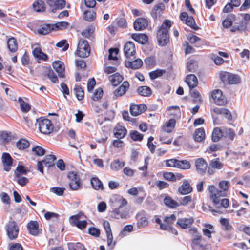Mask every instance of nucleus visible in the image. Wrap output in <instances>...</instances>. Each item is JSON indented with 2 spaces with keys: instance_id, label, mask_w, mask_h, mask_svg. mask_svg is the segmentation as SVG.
I'll return each instance as SVG.
<instances>
[{
  "instance_id": "1",
  "label": "nucleus",
  "mask_w": 250,
  "mask_h": 250,
  "mask_svg": "<svg viewBox=\"0 0 250 250\" xmlns=\"http://www.w3.org/2000/svg\"><path fill=\"white\" fill-rule=\"evenodd\" d=\"M229 186L230 183L229 181L223 180L219 183V188L222 190L216 189L213 185L209 186L208 190L210 193V198L215 208V209H211L210 208L209 210L213 215H215V213H223V210L222 208H226L229 207V199L226 198L221 199L220 197L226 196V191L228 190Z\"/></svg>"
},
{
  "instance_id": "2",
  "label": "nucleus",
  "mask_w": 250,
  "mask_h": 250,
  "mask_svg": "<svg viewBox=\"0 0 250 250\" xmlns=\"http://www.w3.org/2000/svg\"><path fill=\"white\" fill-rule=\"evenodd\" d=\"M171 26V21L169 20L164 21L157 32V39L160 46H164L169 42L168 30Z\"/></svg>"
},
{
  "instance_id": "3",
  "label": "nucleus",
  "mask_w": 250,
  "mask_h": 250,
  "mask_svg": "<svg viewBox=\"0 0 250 250\" xmlns=\"http://www.w3.org/2000/svg\"><path fill=\"white\" fill-rule=\"evenodd\" d=\"M194 232L191 241V247L193 250H206L208 249V245L205 240L197 232L196 228H193L189 229Z\"/></svg>"
},
{
  "instance_id": "4",
  "label": "nucleus",
  "mask_w": 250,
  "mask_h": 250,
  "mask_svg": "<svg viewBox=\"0 0 250 250\" xmlns=\"http://www.w3.org/2000/svg\"><path fill=\"white\" fill-rule=\"evenodd\" d=\"M115 200L118 202L119 207L113 210L112 212V214L117 219L119 218L122 219L126 218L128 216V211L125 210L121 211L120 209L127 205V201L126 199L120 196H116Z\"/></svg>"
},
{
  "instance_id": "5",
  "label": "nucleus",
  "mask_w": 250,
  "mask_h": 250,
  "mask_svg": "<svg viewBox=\"0 0 250 250\" xmlns=\"http://www.w3.org/2000/svg\"><path fill=\"white\" fill-rule=\"evenodd\" d=\"M6 235L10 240H16L19 233V227L17 222L13 220L9 221L5 225Z\"/></svg>"
},
{
  "instance_id": "6",
  "label": "nucleus",
  "mask_w": 250,
  "mask_h": 250,
  "mask_svg": "<svg viewBox=\"0 0 250 250\" xmlns=\"http://www.w3.org/2000/svg\"><path fill=\"white\" fill-rule=\"evenodd\" d=\"M90 53V48L88 42L85 39H81L78 44L76 54L82 58H86Z\"/></svg>"
},
{
  "instance_id": "7",
  "label": "nucleus",
  "mask_w": 250,
  "mask_h": 250,
  "mask_svg": "<svg viewBox=\"0 0 250 250\" xmlns=\"http://www.w3.org/2000/svg\"><path fill=\"white\" fill-rule=\"evenodd\" d=\"M39 129L40 132L44 134H50L53 129V125L48 119L41 118L37 120Z\"/></svg>"
},
{
  "instance_id": "8",
  "label": "nucleus",
  "mask_w": 250,
  "mask_h": 250,
  "mask_svg": "<svg viewBox=\"0 0 250 250\" xmlns=\"http://www.w3.org/2000/svg\"><path fill=\"white\" fill-rule=\"evenodd\" d=\"M220 78L224 83L235 84L240 83V77L238 75L227 72H222L220 74Z\"/></svg>"
},
{
  "instance_id": "9",
  "label": "nucleus",
  "mask_w": 250,
  "mask_h": 250,
  "mask_svg": "<svg viewBox=\"0 0 250 250\" xmlns=\"http://www.w3.org/2000/svg\"><path fill=\"white\" fill-rule=\"evenodd\" d=\"M211 96L214 103L218 105H224L227 102L226 99L223 95L221 90L216 89L213 91Z\"/></svg>"
},
{
  "instance_id": "10",
  "label": "nucleus",
  "mask_w": 250,
  "mask_h": 250,
  "mask_svg": "<svg viewBox=\"0 0 250 250\" xmlns=\"http://www.w3.org/2000/svg\"><path fill=\"white\" fill-rule=\"evenodd\" d=\"M148 24V21L146 19L139 18L134 22L133 26L135 30L141 31L146 28Z\"/></svg>"
},
{
  "instance_id": "11",
  "label": "nucleus",
  "mask_w": 250,
  "mask_h": 250,
  "mask_svg": "<svg viewBox=\"0 0 250 250\" xmlns=\"http://www.w3.org/2000/svg\"><path fill=\"white\" fill-rule=\"evenodd\" d=\"M129 87V83L126 81H124L120 87L114 90L113 92V98H117L119 96H122L124 95L128 90Z\"/></svg>"
},
{
  "instance_id": "12",
  "label": "nucleus",
  "mask_w": 250,
  "mask_h": 250,
  "mask_svg": "<svg viewBox=\"0 0 250 250\" xmlns=\"http://www.w3.org/2000/svg\"><path fill=\"white\" fill-rule=\"evenodd\" d=\"M2 162L4 170L9 171L13 163V159L9 153L5 152L2 154Z\"/></svg>"
},
{
  "instance_id": "13",
  "label": "nucleus",
  "mask_w": 250,
  "mask_h": 250,
  "mask_svg": "<svg viewBox=\"0 0 250 250\" xmlns=\"http://www.w3.org/2000/svg\"><path fill=\"white\" fill-rule=\"evenodd\" d=\"M146 108V106L144 104H131L130 112L131 115L137 116L145 111Z\"/></svg>"
},
{
  "instance_id": "14",
  "label": "nucleus",
  "mask_w": 250,
  "mask_h": 250,
  "mask_svg": "<svg viewBox=\"0 0 250 250\" xmlns=\"http://www.w3.org/2000/svg\"><path fill=\"white\" fill-rule=\"evenodd\" d=\"M52 66L57 73H58L59 77L63 78L64 77V65L63 62L60 61H55L53 62Z\"/></svg>"
},
{
  "instance_id": "15",
  "label": "nucleus",
  "mask_w": 250,
  "mask_h": 250,
  "mask_svg": "<svg viewBox=\"0 0 250 250\" xmlns=\"http://www.w3.org/2000/svg\"><path fill=\"white\" fill-rule=\"evenodd\" d=\"M194 222V219L192 217L179 218L176 224L182 229L189 228Z\"/></svg>"
},
{
  "instance_id": "16",
  "label": "nucleus",
  "mask_w": 250,
  "mask_h": 250,
  "mask_svg": "<svg viewBox=\"0 0 250 250\" xmlns=\"http://www.w3.org/2000/svg\"><path fill=\"white\" fill-rule=\"evenodd\" d=\"M124 53L127 58L133 56L135 53V48L133 42H128L124 46Z\"/></svg>"
},
{
  "instance_id": "17",
  "label": "nucleus",
  "mask_w": 250,
  "mask_h": 250,
  "mask_svg": "<svg viewBox=\"0 0 250 250\" xmlns=\"http://www.w3.org/2000/svg\"><path fill=\"white\" fill-rule=\"evenodd\" d=\"M195 166L198 172L200 174H203L205 172L208 165L203 158H200L196 160Z\"/></svg>"
},
{
  "instance_id": "18",
  "label": "nucleus",
  "mask_w": 250,
  "mask_h": 250,
  "mask_svg": "<svg viewBox=\"0 0 250 250\" xmlns=\"http://www.w3.org/2000/svg\"><path fill=\"white\" fill-rule=\"evenodd\" d=\"M136 219L138 220L137 223V226L138 229H142L145 228L148 224L147 218L145 216L144 212H140L138 213L136 216Z\"/></svg>"
},
{
  "instance_id": "19",
  "label": "nucleus",
  "mask_w": 250,
  "mask_h": 250,
  "mask_svg": "<svg viewBox=\"0 0 250 250\" xmlns=\"http://www.w3.org/2000/svg\"><path fill=\"white\" fill-rule=\"evenodd\" d=\"M185 82L190 89L196 87L198 83L197 78L194 74H189L187 76Z\"/></svg>"
},
{
  "instance_id": "20",
  "label": "nucleus",
  "mask_w": 250,
  "mask_h": 250,
  "mask_svg": "<svg viewBox=\"0 0 250 250\" xmlns=\"http://www.w3.org/2000/svg\"><path fill=\"white\" fill-rule=\"evenodd\" d=\"M30 234L36 236L39 233V224L36 221H30L27 225Z\"/></svg>"
},
{
  "instance_id": "21",
  "label": "nucleus",
  "mask_w": 250,
  "mask_h": 250,
  "mask_svg": "<svg viewBox=\"0 0 250 250\" xmlns=\"http://www.w3.org/2000/svg\"><path fill=\"white\" fill-rule=\"evenodd\" d=\"M178 191L180 194L186 195L192 191V188L190 186L189 182L187 180H185L183 184L179 187Z\"/></svg>"
},
{
  "instance_id": "22",
  "label": "nucleus",
  "mask_w": 250,
  "mask_h": 250,
  "mask_svg": "<svg viewBox=\"0 0 250 250\" xmlns=\"http://www.w3.org/2000/svg\"><path fill=\"white\" fill-rule=\"evenodd\" d=\"M127 133L126 128L120 125H117L114 129V136L118 139L123 138Z\"/></svg>"
},
{
  "instance_id": "23",
  "label": "nucleus",
  "mask_w": 250,
  "mask_h": 250,
  "mask_svg": "<svg viewBox=\"0 0 250 250\" xmlns=\"http://www.w3.org/2000/svg\"><path fill=\"white\" fill-rule=\"evenodd\" d=\"M132 39L138 43L145 44L148 42V37L145 34H133L131 36Z\"/></svg>"
},
{
  "instance_id": "24",
  "label": "nucleus",
  "mask_w": 250,
  "mask_h": 250,
  "mask_svg": "<svg viewBox=\"0 0 250 250\" xmlns=\"http://www.w3.org/2000/svg\"><path fill=\"white\" fill-rule=\"evenodd\" d=\"M165 8V5L163 3H159L155 5L151 13V16L154 19H156L158 16H160L163 13Z\"/></svg>"
},
{
  "instance_id": "25",
  "label": "nucleus",
  "mask_w": 250,
  "mask_h": 250,
  "mask_svg": "<svg viewBox=\"0 0 250 250\" xmlns=\"http://www.w3.org/2000/svg\"><path fill=\"white\" fill-rule=\"evenodd\" d=\"M53 30H54L53 24H44L38 29L37 32L41 35H46Z\"/></svg>"
},
{
  "instance_id": "26",
  "label": "nucleus",
  "mask_w": 250,
  "mask_h": 250,
  "mask_svg": "<svg viewBox=\"0 0 250 250\" xmlns=\"http://www.w3.org/2000/svg\"><path fill=\"white\" fill-rule=\"evenodd\" d=\"M164 203L166 206L170 208H175L178 207L180 204L172 199L171 197L166 196L164 199Z\"/></svg>"
},
{
  "instance_id": "27",
  "label": "nucleus",
  "mask_w": 250,
  "mask_h": 250,
  "mask_svg": "<svg viewBox=\"0 0 250 250\" xmlns=\"http://www.w3.org/2000/svg\"><path fill=\"white\" fill-rule=\"evenodd\" d=\"M109 79L112 84L114 86L118 85L123 80V76L118 73H116L109 77Z\"/></svg>"
},
{
  "instance_id": "28",
  "label": "nucleus",
  "mask_w": 250,
  "mask_h": 250,
  "mask_svg": "<svg viewBox=\"0 0 250 250\" xmlns=\"http://www.w3.org/2000/svg\"><path fill=\"white\" fill-rule=\"evenodd\" d=\"M32 6L34 10L37 12H44L46 9L44 2L41 0L34 1Z\"/></svg>"
},
{
  "instance_id": "29",
  "label": "nucleus",
  "mask_w": 250,
  "mask_h": 250,
  "mask_svg": "<svg viewBox=\"0 0 250 250\" xmlns=\"http://www.w3.org/2000/svg\"><path fill=\"white\" fill-rule=\"evenodd\" d=\"M205 137V132L203 128L197 129L193 134L194 140L198 142L202 141L204 139Z\"/></svg>"
},
{
  "instance_id": "30",
  "label": "nucleus",
  "mask_w": 250,
  "mask_h": 250,
  "mask_svg": "<svg viewBox=\"0 0 250 250\" xmlns=\"http://www.w3.org/2000/svg\"><path fill=\"white\" fill-rule=\"evenodd\" d=\"M143 64V62L140 59H137L133 61H129L125 62L126 67L133 69H137L140 68Z\"/></svg>"
},
{
  "instance_id": "31",
  "label": "nucleus",
  "mask_w": 250,
  "mask_h": 250,
  "mask_svg": "<svg viewBox=\"0 0 250 250\" xmlns=\"http://www.w3.org/2000/svg\"><path fill=\"white\" fill-rule=\"evenodd\" d=\"M176 124V121L174 119H171L168 121L166 122L165 125L163 127V129L164 131L167 133H170L174 128Z\"/></svg>"
},
{
  "instance_id": "32",
  "label": "nucleus",
  "mask_w": 250,
  "mask_h": 250,
  "mask_svg": "<svg viewBox=\"0 0 250 250\" xmlns=\"http://www.w3.org/2000/svg\"><path fill=\"white\" fill-rule=\"evenodd\" d=\"M222 136H223V128L220 129L215 127L212 133V141L214 142H218Z\"/></svg>"
},
{
  "instance_id": "33",
  "label": "nucleus",
  "mask_w": 250,
  "mask_h": 250,
  "mask_svg": "<svg viewBox=\"0 0 250 250\" xmlns=\"http://www.w3.org/2000/svg\"><path fill=\"white\" fill-rule=\"evenodd\" d=\"M56 160V157L54 155H48L42 160V162L45 167H51L54 166V162Z\"/></svg>"
},
{
  "instance_id": "34",
  "label": "nucleus",
  "mask_w": 250,
  "mask_h": 250,
  "mask_svg": "<svg viewBox=\"0 0 250 250\" xmlns=\"http://www.w3.org/2000/svg\"><path fill=\"white\" fill-rule=\"evenodd\" d=\"M7 47L12 52H15L18 49V44L15 38L11 37L7 42Z\"/></svg>"
},
{
  "instance_id": "35",
  "label": "nucleus",
  "mask_w": 250,
  "mask_h": 250,
  "mask_svg": "<svg viewBox=\"0 0 250 250\" xmlns=\"http://www.w3.org/2000/svg\"><path fill=\"white\" fill-rule=\"evenodd\" d=\"M96 17V13L93 10H87L83 13V18L87 21H92Z\"/></svg>"
},
{
  "instance_id": "36",
  "label": "nucleus",
  "mask_w": 250,
  "mask_h": 250,
  "mask_svg": "<svg viewBox=\"0 0 250 250\" xmlns=\"http://www.w3.org/2000/svg\"><path fill=\"white\" fill-rule=\"evenodd\" d=\"M137 92L142 96H149L152 91L151 89L147 86H140L137 88Z\"/></svg>"
},
{
  "instance_id": "37",
  "label": "nucleus",
  "mask_w": 250,
  "mask_h": 250,
  "mask_svg": "<svg viewBox=\"0 0 250 250\" xmlns=\"http://www.w3.org/2000/svg\"><path fill=\"white\" fill-rule=\"evenodd\" d=\"M125 165V163L123 161L115 160L111 163L110 168L113 170L118 171L120 170Z\"/></svg>"
},
{
  "instance_id": "38",
  "label": "nucleus",
  "mask_w": 250,
  "mask_h": 250,
  "mask_svg": "<svg viewBox=\"0 0 250 250\" xmlns=\"http://www.w3.org/2000/svg\"><path fill=\"white\" fill-rule=\"evenodd\" d=\"M91 184L93 188L95 190L103 189V186L102 182L97 177H93L91 179Z\"/></svg>"
},
{
  "instance_id": "39",
  "label": "nucleus",
  "mask_w": 250,
  "mask_h": 250,
  "mask_svg": "<svg viewBox=\"0 0 250 250\" xmlns=\"http://www.w3.org/2000/svg\"><path fill=\"white\" fill-rule=\"evenodd\" d=\"M69 250H86L81 243H70L68 244Z\"/></svg>"
},
{
  "instance_id": "40",
  "label": "nucleus",
  "mask_w": 250,
  "mask_h": 250,
  "mask_svg": "<svg viewBox=\"0 0 250 250\" xmlns=\"http://www.w3.org/2000/svg\"><path fill=\"white\" fill-rule=\"evenodd\" d=\"M223 136L228 138L230 140H233L234 136L235 133L232 129L227 128L225 127L223 128Z\"/></svg>"
},
{
  "instance_id": "41",
  "label": "nucleus",
  "mask_w": 250,
  "mask_h": 250,
  "mask_svg": "<svg viewBox=\"0 0 250 250\" xmlns=\"http://www.w3.org/2000/svg\"><path fill=\"white\" fill-rule=\"evenodd\" d=\"M197 62L195 61L190 60L188 62L187 68L188 72H194L197 69Z\"/></svg>"
},
{
  "instance_id": "42",
  "label": "nucleus",
  "mask_w": 250,
  "mask_h": 250,
  "mask_svg": "<svg viewBox=\"0 0 250 250\" xmlns=\"http://www.w3.org/2000/svg\"><path fill=\"white\" fill-rule=\"evenodd\" d=\"M130 138L134 141H141L143 140V135L136 130L130 132Z\"/></svg>"
},
{
  "instance_id": "43",
  "label": "nucleus",
  "mask_w": 250,
  "mask_h": 250,
  "mask_svg": "<svg viewBox=\"0 0 250 250\" xmlns=\"http://www.w3.org/2000/svg\"><path fill=\"white\" fill-rule=\"evenodd\" d=\"M165 72V70L163 69H157L155 71H151L149 73L150 78L151 80H154L162 76Z\"/></svg>"
},
{
  "instance_id": "44",
  "label": "nucleus",
  "mask_w": 250,
  "mask_h": 250,
  "mask_svg": "<svg viewBox=\"0 0 250 250\" xmlns=\"http://www.w3.org/2000/svg\"><path fill=\"white\" fill-rule=\"evenodd\" d=\"M177 166V168L183 169H188L190 167V163L187 160H178Z\"/></svg>"
},
{
  "instance_id": "45",
  "label": "nucleus",
  "mask_w": 250,
  "mask_h": 250,
  "mask_svg": "<svg viewBox=\"0 0 250 250\" xmlns=\"http://www.w3.org/2000/svg\"><path fill=\"white\" fill-rule=\"evenodd\" d=\"M74 91L78 100H81L84 97V91L80 86L76 85L74 88Z\"/></svg>"
},
{
  "instance_id": "46",
  "label": "nucleus",
  "mask_w": 250,
  "mask_h": 250,
  "mask_svg": "<svg viewBox=\"0 0 250 250\" xmlns=\"http://www.w3.org/2000/svg\"><path fill=\"white\" fill-rule=\"evenodd\" d=\"M29 146V142L26 139H21L17 143V146L20 149H24Z\"/></svg>"
},
{
  "instance_id": "47",
  "label": "nucleus",
  "mask_w": 250,
  "mask_h": 250,
  "mask_svg": "<svg viewBox=\"0 0 250 250\" xmlns=\"http://www.w3.org/2000/svg\"><path fill=\"white\" fill-rule=\"evenodd\" d=\"M53 25L54 30L58 29L62 30L68 27L69 23L66 21H61L53 24Z\"/></svg>"
},
{
  "instance_id": "48",
  "label": "nucleus",
  "mask_w": 250,
  "mask_h": 250,
  "mask_svg": "<svg viewBox=\"0 0 250 250\" xmlns=\"http://www.w3.org/2000/svg\"><path fill=\"white\" fill-rule=\"evenodd\" d=\"M15 180L21 186H24L29 181L28 178L22 176L21 175H18L15 176Z\"/></svg>"
},
{
  "instance_id": "49",
  "label": "nucleus",
  "mask_w": 250,
  "mask_h": 250,
  "mask_svg": "<svg viewBox=\"0 0 250 250\" xmlns=\"http://www.w3.org/2000/svg\"><path fill=\"white\" fill-rule=\"evenodd\" d=\"M209 165L211 167L217 169H220L223 167V164L220 162L218 158L212 160Z\"/></svg>"
},
{
  "instance_id": "50",
  "label": "nucleus",
  "mask_w": 250,
  "mask_h": 250,
  "mask_svg": "<svg viewBox=\"0 0 250 250\" xmlns=\"http://www.w3.org/2000/svg\"><path fill=\"white\" fill-rule=\"evenodd\" d=\"M32 151L36 155L39 156H43L45 152V150L44 149L38 146L32 148Z\"/></svg>"
},
{
  "instance_id": "51",
  "label": "nucleus",
  "mask_w": 250,
  "mask_h": 250,
  "mask_svg": "<svg viewBox=\"0 0 250 250\" xmlns=\"http://www.w3.org/2000/svg\"><path fill=\"white\" fill-rule=\"evenodd\" d=\"M19 102L20 104V106L21 110L24 112H27L30 109V106L29 104L25 102L24 101H23L21 98L19 99Z\"/></svg>"
},
{
  "instance_id": "52",
  "label": "nucleus",
  "mask_w": 250,
  "mask_h": 250,
  "mask_svg": "<svg viewBox=\"0 0 250 250\" xmlns=\"http://www.w3.org/2000/svg\"><path fill=\"white\" fill-rule=\"evenodd\" d=\"M119 50L117 48H111L109 50L108 59L116 60L117 59L116 55L118 53Z\"/></svg>"
},
{
  "instance_id": "53",
  "label": "nucleus",
  "mask_w": 250,
  "mask_h": 250,
  "mask_svg": "<svg viewBox=\"0 0 250 250\" xmlns=\"http://www.w3.org/2000/svg\"><path fill=\"white\" fill-rule=\"evenodd\" d=\"M176 217L174 214H171L169 216H166L164 218V221L167 225L171 227L172 224L176 220Z\"/></svg>"
},
{
  "instance_id": "54",
  "label": "nucleus",
  "mask_w": 250,
  "mask_h": 250,
  "mask_svg": "<svg viewBox=\"0 0 250 250\" xmlns=\"http://www.w3.org/2000/svg\"><path fill=\"white\" fill-rule=\"evenodd\" d=\"M27 170L23 166L19 165L15 171V176L18 175H21V174H26Z\"/></svg>"
},
{
  "instance_id": "55",
  "label": "nucleus",
  "mask_w": 250,
  "mask_h": 250,
  "mask_svg": "<svg viewBox=\"0 0 250 250\" xmlns=\"http://www.w3.org/2000/svg\"><path fill=\"white\" fill-rule=\"evenodd\" d=\"M186 24L194 29H196V24L194 18L191 16H188L185 21Z\"/></svg>"
},
{
  "instance_id": "56",
  "label": "nucleus",
  "mask_w": 250,
  "mask_h": 250,
  "mask_svg": "<svg viewBox=\"0 0 250 250\" xmlns=\"http://www.w3.org/2000/svg\"><path fill=\"white\" fill-rule=\"evenodd\" d=\"M107 245L110 249H113L116 244L115 242H113V235L112 233H107Z\"/></svg>"
},
{
  "instance_id": "57",
  "label": "nucleus",
  "mask_w": 250,
  "mask_h": 250,
  "mask_svg": "<svg viewBox=\"0 0 250 250\" xmlns=\"http://www.w3.org/2000/svg\"><path fill=\"white\" fill-rule=\"evenodd\" d=\"M81 186V183L79 180L75 181H70L69 183V187L73 190H77Z\"/></svg>"
},
{
  "instance_id": "58",
  "label": "nucleus",
  "mask_w": 250,
  "mask_h": 250,
  "mask_svg": "<svg viewBox=\"0 0 250 250\" xmlns=\"http://www.w3.org/2000/svg\"><path fill=\"white\" fill-rule=\"evenodd\" d=\"M66 5V1L64 0H56L55 8L56 11L58 10H61L64 8Z\"/></svg>"
},
{
  "instance_id": "59",
  "label": "nucleus",
  "mask_w": 250,
  "mask_h": 250,
  "mask_svg": "<svg viewBox=\"0 0 250 250\" xmlns=\"http://www.w3.org/2000/svg\"><path fill=\"white\" fill-rule=\"evenodd\" d=\"M47 76L52 83H58V78L52 70H49Z\"/></svg>"
},
{
  "instance_id": "60",
  "label": "nucleus",
  "mask_w": 250,
  "mask_h": 250,
  "mask_svg": "<svg viewBox=\"0 0 250 250\" xmlns=\"http://www.w3.org/2000/svg\"><path fill=\"white\" fill-rule=\"evenodd\" d=\"M163 177L166 180L170 181H174L177 179L176 175L172 172H164Z\"/></svg>"
},
{
  "instance_id": "61",
  "label": "nucleus",
  "mask_w": 250,
  "mask_h": 250,
  "mask_svg": "<svg viewBox=\"0 0 250 250\" xmlns=\"http://www.w3.org/2000/svg\"><path fill=\"white\" fill-rule=\"evenodd\" d=\"M64 190V188L58 187L51 188L50 189L51 192L56 194L58 196L62 195L63 194Z\"/></svg>"
},
{
  "instance_id": "62",
  "label": "nucleus",
  "mask_w": 250,
  "mask_h": 250,
  "mask_svg": "<svg viewBox=\"0 0 250 250\" xmlns=\"http://www.w3.org/2000/svg\"><path fill=\"white\" fill-rule=\"evenodd\" d=\"M88 233L91 235L98 237L100 236V230L95 227H90L88 229Z\"/></svg>"
},
{
  "instance_id": "63",
  "label": "nucleus",
  "mask_w": 250,
  "mask_h": 250,
  "mask_svg": "<svg viewBox=\"0 0 250 250\" xmlns=\"http://www.w3.org/2000/svg\"><path fill=\"white\" fill-rule=\"evenodd\" d=\"M56 46L59 48L63 47L62 49L63 51L67 50L69 47V44L67 43L66 40H62L60 41L57 43Z\"/></svg>"
},
{
  "instance_id": "64",
  "label": "nucleus",
  "mask_w": 250,
  "mask_h": 250,
  "mask_svg": "<svg viewBox=\"0 0 250 250\" xmlns=\"http://www.w3.org/2000/svg\"><path fill=\"white\" fill-rule=\"evenodd\" d=\"M9 250H23L21 244L18 243H11L9 244Z\"/></svg>"
}]
</instances>
